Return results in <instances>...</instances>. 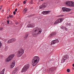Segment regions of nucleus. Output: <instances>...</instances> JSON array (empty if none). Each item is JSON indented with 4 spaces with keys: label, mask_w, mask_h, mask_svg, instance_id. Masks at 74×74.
<instances>
[{
    "label": "nucleus",
    "mask_w": 74,
    "mask_h": 74,
    "mask_svg": "<svg viewBox=\"0 0 74 74\" xmlns=\"http://www.w3.org/2000/svg\"><path fill=\"white\" fill-rule=\"evenodd\" d=\"M40 57L38 56H35L33 58V59L32 60V64L33 66H36L40 61Z\"/></svg>",
    "instance_id": "1"
},
{
    "label": "nucleus",
    "mask_w": 74,
    "mask_h": 74,
    "mask_svg": "<svg viewBox=\"0 0 74 74\" xmlns=\"http://www.w3.org/2000/svg\"><path fill=\"white\" fill-rule=\"evenodd\" d=\"M39 33H41V31L39 30L38 31V27H36L35 28V30L32 34L33 37H37V35L39 34Z\"/></svg>",
    "instance_id": "2"
},
{
    "label": "nucleus",
    "mask_w": 74,
    "mask_h": 74,
    "mask_svg": "<svg viewBox=\"0 0 74 74\" xmlns=\"http://www.w3.org/2000/svg\"><path fill=\"white\" fill-rule=\"evenodd\" d=\"M24 53V49L21 48L17 51V56L18 57H21Z\"/></svg>",
    "instance_id": "3"
},
{
    "label": "nucleus",
    "mask_w": 74,
    "mask_h": 74,
    "mask_svg": "<svg viewBox=\"0 0 74 74\" xmlns=\"http://www.w3.org/2000/svg\"><path fill=\"white\" fill-rule=\"evenodd\" d=\"M14 56H15V54H14L10 55L7 58V59L5 60V62H9L10 61L12 60L13 58H14Z\"/></svg>",
    "instance_id": "4"
},
{
    "label": "nucleus",
    "mask_w": 74,
    "mask_h": 74,
    "mask_svg": "<svg viewBox=\"0 0 74 74\" xmlns=\"http://www.w3.org/2000/svg\"><path fill=\"white\" fill-rule=\"evenodd\" d=\"M30 67V65L29 64L25 65L22 69L21 72L23 73V72H26L28 69Z\"/></svg>",
    "instance_id": "5"
},
{
    "label": "nucleus",
    "mask_w": 74,
    "mask_h": 74,
    "mask_svg": "<svg viewBox=\"0 0 74 74\" xmlns=\"http://www.w3.org/2000/svg\"><path fill=\"white\" fill-rule=\"evenodd\" d=\"M63 20H64L63 18H60L56 21L55 23L56 24H58V23H61Z\"/></svg>",
    "instance_id": "6"
},
{
    "label": "nucleus",
    "mask_w": 74,
    "mask_h": 74,
    "mask_svg": "<svg viewBox=\"0 0 74 74\" xmlns=\"http://www.w3.org/2000/svg\"><path fill=\"white\" fill-rule=\"evenodd\" d=\"M16 40V39L15 38H12L8 41V44L12 43L13 42H15Z\"/></svg>",
    "instance_id": "7"
},
{
    "label": "nucleus",
    "mask_w": 74,
    "mask_h": 74,
    "mask_svg": "<svg viewBox=\"0 0 74 74\" xmlns=\"http://www.w3.org/2000/svg\"><path fill=\"white\" fill-rule=\"evenodd\" d=\"M47 6V4L45 3H42V5L39 6V8L40 9H41V8H45Z\"/></svg>",
    "instance_id": "8"
},
{
    "label": "nucleus",
    "mask_w": 74,
    "mask_h": 74,
    "mask_svg": "<svg viewBox=\"0 0 74 74\" xmlns=\"http://www.w3.org/2000/svg\"><path fill=\"white\" fill-rule=\"evenodd\" d=\"M73 3V1H67L65 2V4L66 5H68L69 6H72V4Z\"/></svg>",
    "instance_id": "9"
},
{
    "label": "nucleus",
    "mask_w": 74,
    "mask_h": 74,
    "mask_svg": "<svg viewBox=\"0 0 74 74\" xmlns=\"http://www.w3.org/2000/svg\"><path fill=\"white\" fill-rule=\"evenodd\" d=\"M62 10L64 12H65V11L66 12H69V11H71V9L66 8H62Z\"/></svg>",
    "instance_id": "10"
},
{
    "label": "nucleus",
    "mask_w": 74,
    "mask_h": 74,
    "mask_svg": "<svg viewBox=\"0 0 74 74\" xmlns=\"http://www.w3.org/2000/svg\"><path fill=\"white\" fill-rule=\"evenodd\" d=\"M59 42V40L58 39L54 40L51 41V45H52V44H55L56 43V42H57V43H58Z\"/></svg>",
    "instance_id": "11"
},
{
    "label": "nucleus",
    "mask_w": 74,
    "mask_h": 74,
    "mask_svg": "<svg viewBox=\"0 0 74 74\" xmlns=\"http://www.w3.org/2000/svg\"><path fill=\"white\" fill-rule=\"evenodd\" d=\"M51 11L48 10L47 11H43L42 13V14H43V15H47L48 14V13H49V12H51Z\"/></svg>",
    "instance_id": "12"
},
{
    "label": "nucleus",
    "mask_w": 74,
    "mask_h": 74,
    "mask_svg": "<svg viewBox=\"0 0 74 74\" xmlns=\"http://www.w3.org/2000/svg\"><path fill=\"white\" fill-rule=\"evenodd\" d=\"M18 70V68H16L15 69L12 71V74H15V73H16Z\"/></svg>",
    "instance_id": "13"
},
{
    "label": "nucleus",
    "mask_w": 74,
    "mask_h": 74,
    "mask_svg": "<svg viewBox=\"0 0 74 74\" xmlns=\"http://www.w3.org/2000/svg\"><path fill=\"white\" fill-rule=\"evenodd\" d=\"M55 70H56V68L55 67H53L50 69V71L51 72H54Z\"/></svg>",
    "instance_id": "14"
},
{
    "label": "nucleus",
    "mask_w": 74,
    "mask_h": 74,
    "mask_svg": "<svg viewBox=\"0 0 74 74\" xmlns=\"http://www.w3.org/2000/svg\"><path fill=\"white\" fill-rule=\"evenodd\" d=\"M55 35H56V32H53L50 34L49 37H51L52 36H55Z\"/></svg>",
    "instance_id": "15"
},
{
    "label": "nucleus",
    "mask_w": 74,
    "mask_h": 74,
    "mask_svg": "<svg viewBox=\"0 0 74 74\" xmlns=\"http://www.w3.org/2000/svg\"><path fill=\"white\" fill-rule=\"evenodd\" d=\"M15 66V62H12V65H11V67L12 68H13Z\"/></svg>",
    "instance_id": "16"
},
{
    "label": "nucleus",
    "mask_w": 74,
    "mask_h": 74,
    "mask_svg": "<svg viewBox=\"0 0 74 74\" xmlns=\"http://www.w3.org/2000/svg\"><path fill=\"white\" fill-rule=\"evenodd\" d=\"M5 71V69H3L2 71H1L0 73V74H4V73Z\"/></svg>",
    "instance_id": "17"
},
{
    "label": "nucleus",
    "mask_w": 74,
    "mask_h": 74,
    "mask_svg": "<svg viewBox=\"0 0 74 74\" xmlns=\"http://www.w3.org/2000/svg\"><path fill=\"white\" fill-rule=\"evenodd\" d=\"M28 27H33L34 26H32V25L30 24H29L27 25Z\"/></svg>",
    "instance_id": "18"
},
{
    "label": "nucleus",
    "mask_w": 74,
    "mask_h": 74,
    "mask_svg": "<svg viewBox=\"0 0 74 74\" xmlns=\"http://www.w3.org/2000/svg\"><path fill=\"white\" fill-rule=\"evenodd\" d=\"M28 37V34H26L25 35V36L24 37V38H25V39H26V38H27Z\"/></svg>",
    "instance_id": "19"
},
{
    "label": "nucleus",
    "mask_w": 74,
    "mask_h": 74,
    "mask_svg": "<svg viewBox=\"0 0 74 74\" xmlns=\"http://www.w3.org/2000/svg\"><path fill=\"white\" fill-rule=\"evenodd\" d=\"M64 15H60L58 16V17H62V16H63Z\"/></svg>",
    "instance_id": "20"
},
{
    "label": "nucleus",
    "mask_w": 74,
    "mask_h": 74,
    "mask_svg": "<svg viewBox=\"0 0 74 74\" xmlns=\"http://www.w3.org/2000/svg\"><path fill=\"white\" fill-rule=\"evenodd\" d=\"M65 56L66 59H69V56H67V55H66Z\"/></svg>",
    "instance_id": "21"
},
{
    "label": "nucleus",
    "mask_w": 74,
    "mask_h": 74,
    "mask_svg": "<svg viewBox=\"0 0 74 74\" xmlns=\"http://www.w3.org/2000/svg\"><path fill=\"white\" fill-rule=\"evenodd\" d=\"M9 16L10 18H13V16L11 15H9Z\"/></svg>",
    "instance_id": "22"
},
{
    "label": "nucleus",
    "mask_w": 74,
    "mask_h": 74,
    "mask_svg": "<svg viewBox=\"0 0 74 74\" xmlns=\"http://www.w3.org/2000/svg\"><path fill=\"white\" fill-rule=\"evenodd\" d=\"M70 69H67V71L68 73H70Z\"/></svg>",
    "instance_id": "23"
},
{
    "label": "nucleus",
    "mask_w": 74,
    "mask_h": 74,
    "mask_svg": "<svg viewBox=\"0 0 74 74\" xmlns=\"http://www.w3.org/2000/svg\"><path fill=\"white\" fill-rule=\"evenodd\" d=\"M60 28L62 29H64V27L63 26H60Z\"/></svg>",
    "instance_id": "24"
},
{
    "label": "nucleus",
    "mask_w": 74,
    "mask_h": 74,
    "mask_svg": "<svg viewBox=\"0 0 74 74\" xmlns=\"http://www.w3.org/2000/svg\"><path fill=\"white\" fill-rule=\"evenodd\" d=\"M3 7V5H1L0 6V11H1V9Z\"/></svg>",
    "instance_id": "25"
},
{
    "label": "nucleus",
    "mask_w": 74,
    "mask_h": 74,
    "mask_svg": "<svg viewBox=\"0 0 74 74\" xmlns=\"http://www.w3.org/2000/svg\"><path fill=\"white\" fill-rule=\"evenodd\" d=\"M1 46H2V44L1 43V42L0 41V48L1 47Z\"/></svg>",
    "instance_id": "26"
},
{
    "label": "nucleus",
    "mask_w": 74,
    "mask_h": 74,
    "mask_svg": "<svg viewBox=\"0 0 74 74\" xmlns=\"http://www.w3.org/2000/svg\"><path fill=\"white\" fill-rule=\"evenodd\" d=\"M3 29V28L2 27H1L0 28V31H1V30H2Z\"/></svg>",
    "instance_id": "27"
},
{
    "label": "nucleus",
    "mask_w": 74,
    "mask_h": 74,
    "mask_svg": "<svg viewBox=\"0 0 74 74\" xmlns=\"http://www.w3.org/2000/svg\"><path fill=\"white\" fill-rule=\"evenodd\" d=\"M74 6V2H72V6Z\"/></svg>",
    "instance_id": "28"
},
{
    "label": "nucleus",
    "mask_w": 74,
    "mask_h": 74,
    "mask_svg": "<svg viewBox=\"0 0 74 74\" xmlns=\"http://www.w3.org/2000/svg\"><path fill=\"white\" fill-rule=\"evenodd\" d=\"M24 11H25V12H26L27 11V9L26 8H25L24 9Z\"/></svg>",
    "instance_id": "29"
},
{
    "label": "nucleus",
    "mask_w": 74,
    "mask_h": 74,
    "mask_svg": "<svg viewBox=\"0 0 74 74\" xmlns=\"http://www.w3.org/2000/svg\"><path fill=\"white\" fill-rule=\"evenodd\" d=\"M30 3H31V4H33V1L31 0Z\"/></svg>",
    "instance_id": "30"
},
{
    "label": "nucleus",
    "mask_w": 74,
    "mask_h": 74,
    "mask_svg": "<svg viewBox=\"0 0 74 74\" xmlns=\"http://www.w3.org/2000/svg\"><path fill=\"white\" fill-rule=\"evenodd\" d=\"M26 3V1H24L23 2V3H24V4H25Z\"/></svg>",
    "instance_id": "31"
},
{
    "label": "nucleus",
    "mask_w": 74,
    "mask_h": 74,
    "mask_svg": "<svg viewBox=\"0 0 74 74\" xmlns=\"http://www.w3.org/2000/svg\"><path fill=\"white\" fill-rule=\"evenodd\" d=\"M13 14L14 15H15V14H16V12H15V11H14L13 12Z\"/></svg>",
    "instance_id": "32"
},
{
    "label": "nucleus",
    "mask_w": 74,
    "mask_h": 74,
    "mask_svg": "<svg viewBox=\"0 0 74 74\" xmlns=\"http://www.w3.org/2000/svg\"><path fill=\"white\" fill-rule=\"evenodd\" d=\"M64 60H66V59H67V58H66L65 56H64Z\"/></svg>",
    "instance_id": "33"
},
{
    "label": "nucleus",
    "mask_w": 74,
    "mask_h": 74,
    "mask_svg": "<svg viewBox=\"0 0 74 74\" xmlns=\"http://www.w3.org/2000/svg\"><path fill=\"white\" fill-rule=\"evenodd\" d=\"M17 8L15 10V11L16 12V11H17Z\"/></svg>",
    "instance_id": "34"
},
{
    "label": "nucleus",
    "mask_w": 74,
    "mask_h": 74,
    "mask_svg": "<svg viewBox=\"0 0 74 74\" xmlns=\"http://www.w3.org/2000/svg\"><path fill=\"white\" fill-rule=\"evenodd\" d=\"M7 22H8V24H9V21L8 20L7 21Z\"/></svg>",
    "instance_id": "35"
},
{
    "label": "nucleus",
    "mask_w": 74,
    "mask_h": 74,
    "mask_svg": "<svg viewBox=\"0 0 74 74\" xmlns=\"http://www.w3.org/2000/svg\"><path fill=\"white\" fill-rule=\"evenodd\" d=\"M62 61H63L62 62H65V61H64V59H63L62 60Z\"/></svg>",
    "instance_id": "36"
},
{
    "label": "nucleus",
    "mask_w": 74,
    "mask_h": 74,
    "mask_svg": "<svg viewBox=\"0 0 74 74\" xmlns=\"http://www.w3.org/2000/svg\"><path fill=\"white\" fill-rule=\"evenodd\" d=\"M1 12H4V10H2L1 11Z\"/></svg>",
    "instance_id": "37"
},
{
    "label": "nucleus",
    "mask_w": 74,
    "mask_h": 74,
    "mask_svg": "<svg viewBox=\"0 0 74 74\" xmlns=\"http://www.w3.org/2000/svg\"><path fill=\"white\" fill-rule=\"evenodd\" d=\"M18 23H17V22H16V23H15V24H16V25H18Z\"/></svg>",
    "instance_id": "38"
},
{
    "label": "nucleus",
    "mask_w": 74,
    "mask_h": 74,
    "mask_svg": "<svg viewBox=\"0 0 74 74\" xmlns=\"http://www.w3.org/2000/svg\"><path fill=\"white\" fill-rule=\"evenodd\" d=\"M73 67H74V64H73Z\"/></svg>",
    "instance_id": "39"
},
{
    "label": "nucleus",
    "mask_w": 74,
    "mask_h": 74,
    "mask_svg": "<svg viewBox=\"0 0 74 74\" xmlns=\"http://www.w3.org/2000/svg\"><path fill=\"white\" fill-rule=\"evenodd\" d=\"M65 30H66V28H65Z\"/></svg>",
    "instance_id": "40"
},
{
    "label": "nucleus",
    "mask_w": 74,
    "mask_h": 74,
    "mask_svg": "<svg viewBox=\"0 0 74 74\" xmlns=\"http://www.w3.org/2000/svg\"><path fill=\"white\" fill-rule=\"evenodd\" d=\"M10 18V16L8 17V18Z\"/></svg>",
    "instance_id": "41"
},
{
    "label": "nucleus",
    "mask_w": 74,
    "mask_h": 74,
    "mask_svg": "<svg viewBox=\"0 0 74 74\" xmlns=\"http://www.w3.org/2000/svg\"><path fill=\"white\" fill-rule=\"evenodd\" d=\"M31 16H33V15H31Z\"/></svg>",
    "instance_id": "42"
},
{
    "label": "nucleus",
    "mask_w": 74,
    "mask_h": 74,
    "mask_svg": "<svg viewBox=\"0 0 74 74\" xmlns=\"http://www.w3.org/2000/svg\"><path fill=\"white\" fill-rule=\"evenodd\" d=\"M41 1H43V0H41Z\"/></svg>",
    "instance_id": "43"
},
{
    "label": "nucleus",
    "mask_w": 74,
    "mask_h": 74,
    "mask_svg": "<svg viewBox=\"0 0 74 74\" xmlns=\"http://www.w3.org/2000/svg\"><path fill=\"white\" fill-rule=\"evenodd\" d=\"M8 10L9 11H10V10Z\"/></svg>",
    "instance_id": "44"
},
{
    "label": "nucleus",
    "mask_w": 74,
    "mask_h": 74,
    "mask_svg": "<svg viewBox=\"0 0 74 74\" xmlns=\"http://www.w3.org/2000/svg\"><path fill=\"white\" fill-rule=\"evenodd\" d=\"M0 1H1V0H0Z\"/></svg>",
    "instance_id": "45"
},
{
    "label": "nucleus",
    "mask_w": 74,
    "mask_h": 74,
    "mask_svg": "<svg viewBox=\"0 0 74 74\" xmlns=\"http://www.w3.org/2000/svg\"><path fill=\"white\" fill-rule=\"evenodd\" d=\"M26 1H27V0H25Z\"/></svg>",
    "instance_id": "46"
},
{
    "label": "nucleus",
    "mask_w": 74,
    "mask_h": 74,
    "mask_svg": "<svg viewBox=\"0 0 74 74\" xmlns=\"http://www.w3.org/2000/svg\"><path fill=\"white\" fill-rule=\"evenodd\" d=\"M18 5H19V4H18Z\"/></svg>",
    "instance_id": "47"
}]
</instances>
